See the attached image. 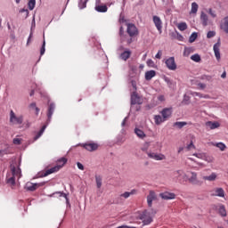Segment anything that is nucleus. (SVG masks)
<instances>
[{
	"label": "nucleus",
	"instance_id": "nucleus-1",
	"mask_svg": "<svg viewBox=\"0 0 228 228\" xmlns=\"http://www.w3.org/2000/svg\"><path fill=\"white\" fill-rule=\"evenodd\" d=\"M67 161L69 159L65 157H62L57 160V165L53 167H51L50 169H47L42 174V177H47V175H51V174H54V172H58L61 170V168H63L65 165H67Z\"/></svg>",
	"mask_w": 228,
	"mask_h": 228
},
{
	"label": "nucleus",
	"instance_id": "nucleus-2",
	"mask_svg": "<svg viewBox=\"0 0 228 228\" xmlns=\"http://www.w3.org/2000/svg\"><path fill=\"white\" fill-rule=\"evenodd\" d=\"M11 173L12 176H10V175H7V183L14 186L15 177H17V179H20V177H22V173L20 171V167H17L13 166V164L11 165Z\"/></svg>",
	"mask_w": 228,
	"mask_h": 228
},
{
	"label": "nucleus",
	"instance_id": "nucleus-3",
	"mask_svg": "<svg viewBox=\"0 0 228 228\" xmlns=\"http://www.w3.org/2000/svg\"><path fill=\"white\" fill-rule=\"evenodd\" d=\"M24 122V117L22 115L17 116L13 110L10 111V123L12 126H20Z\"/></svg>",
	"mask_w": 228,
	"mask_h": 228
},
{
	"label": "nucleus",
	"instance_id": "nucleus-4",
	"mask_svg": "<svg viewBox=\"0 0 228 228\" xmlns=\"http://www.w3.org/2000/svg\"><path fill=\"white\" fill-rule=\"evenodd\" d=\"M126 28V33L131 38H133V37H138L140 32L138 31V28H136L135 24L127 23Z\"/></svg>",
	"mask_w": 228,
	"mask_h": 228
},
{
	"label": "nucleus",
	"instance_id": "nucleus-5",
	"mask_svg": "<svg viewBox=\"0 0 228 228\" xmlns=\"http://www.w3.org/2000/svg\"><path fill=\"white\" fill-rule=\"evenodd\" d=\"M147 156L150 159H155V161H163L164 159H167V157L162 153H157L154 151H147Z\"/></svg>",
	"mask_w": 228,
	"mask_h": 228
},
{
	"label": "nucleus",
	"instance_id": "nucleus-6",
	"mask_svg": "<svg viewBox=\"0 0 228 228\" xmlns=\"http://www.w3.org/2000/svg\"><path fill=\"white\" fill-rule=\"evenodd\" d=\"M141 220L144 225H149L152 222V217L151 216V213L147 210H144L141 215Z\"/></svg>",
	"mask_w": 228,
	"mask_h": 228
},
{
	"label": "nucleus",
	"instance_id": "nucleus-7",
	"mask_svg": "<svg viewBox=\"0 0 228 228\" xmlns=\"http://www.w3.org/2000/svg\"><path fill=\"white\" fill-rule=\"evenodd\" d=\"M166 67H167L168 70H177V64L175 63V58L169 57L165 61Z\"/></svg>",
	"mask_w": 228,
	"mask_h": 228
},
{
	"label": "nucleus",
	"instance_id": "nucleus-8",
	"mask_svg": "<svg viewBox=\"0 0 228 228\" xmlns=\"http://www.w3.org/2000/svg\"><path fill=\"white\" fill-rule=\"evenodd\" d=\"M153 23L155 24V28L158 29L159 33L163 32V21L161 18L159 16H153Z\"/></svg>",
	"mask_w": 228,
	"mask_h": 228
},
{
	"label": "nucleus",
	"instance_id": "nucleus-9",
	"mask_svg": "<svg viewBox=\"0 0 228 228\" xmlns=\"http://www.w3.org/2000/svg\"><path fill=\"white\" fill-rule=\"evenodd\" d=\"M86 151H89V152H94V151H97L99 149V144L95 142H87L82 145Z\"/></svg>",
	"mask_w": 228,
	"mask_h": 228
},
{
	"label": "nucleus",
	"instance_id": "nucleus-10",
	"mask_svg": "<svg viewBox=\"0 0 228 228\" xmlns=\"http://www.w3.org/2000/svg\"><path fill=\"white\" fill-rule=\"evenodd\" d=\"M40 186H42V184L28 182L25 185V190H27V191H35L37 189L40 188Z\"/></svg>",
	"mask_w": 228,
	"mask_h": 228
},
{
	"label": "nucleus",
	"instance_id": "nucleus-11",
	"mask_svg": "<svg viewBox=\"0 0 228 228\" xmlns=\"http://www.w3.org/2000/svg\"><path fill=\"white\" fill-rule=\"evenodd\" d=\"M131 104H143V100H142L141 97L138 96V94H136V92H134L131 95Z\"/></svg>",
	"mask_w": 228,
	"mask_h": 228
},
{
	"label": "nucleus",
	"instance_id": "nucleus-12",
	"mask_svg": "<svg viewBox=\"0 0 228 228\" xmlns=\"http://www.w3.org/2000/svg\"><path fill=\"white\" fill-rule=\"evenodd\" d=\"M161 115L162 117L167 120H168V118H170V117H172V113H173V109L172 107L170 108H164L162 110H161Z\"/></svg>",
	"mask_w": 228,
	"mask_h": 228
},
{
	"label": "nucleus",
	"instance_id": "nucleus-13",
	"mask_svg": "<svg viewBox=\"0 0 228 228\" xmlns=\"http://www.w3.org/2000/svg\"><path fill=\"white\" fill-rule=\"evenodd\" d=\"M156 192L154 191H150L149 195L147 196V204L149 208H152V201L156 200Z\"/></svg>",
	"mask_w": 228,
	"mask_h": 228
},
{
	"label": "nucleus",
	"instance_id": "nucleus-14",
	"mask_svg": "<svg viewBox=\"0 0 228 228\" xmlns=\"http://www.w3.org/2000/svg\"><path fill=\"white\" fill-rule=\"evenodd\" d=\"M220 45H221V43H220V39L217 40V43H216L214 45V53H215V56L216 58V60L219 61L221 56H220Z\"/></svg>",
	"mask_w": 228,
	"mask_h": 228
},
{
	"label": "nucleus",
	"instance_id": "nucleus-15",
	"mask_svg": "<svg viewBox=\"0 0 228 228\" xmlns=\"http://www.w3.org/2000/svg\"><path fill=\"white\" fill-rule=\"evenodd\" d=\"M160 197L164 200H172L175 199V194L173 192H162V193H160Z\"/></svg>",
	"mask_w": 228,
	"mask_h": 228
},
{
	"label": "nucleus",
	"instance_id": "nucleus-16",
	"mask_svg": "<svg viewBox=\"0 0 228 228\" xmlns=\"http://www.w3.org/2000/svg\"><path fill=\"white\" fill-rule=\"evenodd\" d=\"M55 108H56V105H54V103H50L48 105V112H47L48 122H51V118H53V113H54Z\"/></svg>",
	"mask_w": 228,
	"mask_h": 228
},
{
	"label": "nucleus",
	"instance_id": "nucleus-17",
	"mask_svg": "<svg viewBox=\"0 0 228 228\" xmlns=\"http://www.w3.org/2000/svg\"><path fill=\"white\" fill-rule=\"evenodd\" d=\"M94 10L99 13H106L108 12V6L106 4H96Z\"/></svg>",
	"mask_w": 228,
	"mask_h": 228
},
{
	"label": "nucleus",
	"instance_id": "nucleus-18",
	"mask_svg": "<svg viewBox=\"0 0 228 228\" xmlns=\"http://www.w3.org/2000/svg\"><path fill=\"white\" fill-rule=\"evenodd\" d=\"M131 54L132 53L130 50H126L119 55V58H121L123 61H127V60L131 58Z\"/></svg>",
	"mask_w": 228,
	"mask_h": 228
},
{
	"label": "nucleus",
	"instance_id": "nucleus-19",
	"mask_svg": "<svg viewBox=\"0 0 228 228\" xmlns=\"http://www.w3.org/2000/svg\"><path fill=\"white\" fill-rule=\"evenodd\" d=\"M189 183H191V184H199V179L197 178L196 172H191V176L189 177Z\"/></svg>",
	"mask_w": 228,
	"mask_h": 228
},
{
	"label": "nucleus",
	"instance_id": "nucleus-20",
	"mask_svg": "<svg viewBox=\"0 0 228 228\" xmlns=\"http://www.w3.org/2000/svg\"><path fill=\"white\" fill-rule=\"evenodd\" d=\"M154 122L156 126H161V124H163V122H167V120L161 115H155Z\"/></svg>",
	"mask_w": 228,
	"mask_h": 228
},
{
	"label": "nucleus",
	"instance_id": "nucleus-21",
	"mask_svg": "<svg viewBox=\"0 0 228 228\" xmlns=\"http://www.w3.org/2000/svg\"><path fill=\"white\" fill-rule=\"evenodd\" d=\"M220 27H221V29L224 31V33H228V16L223 20Z\"/></svg>",
	"mask_w": 228,
	"mask_h": 228
},
{
	"label": "nucleus",
	"instance_id": "nucleus-22",
	"mask_svg": "<svg viewBox=\"0 0 228 228\" xmlns=\"http://www.w3.org/2000/svg\"><path fill=\"white\" fill-rule=\"evenodd\" d=\"M200 20H201L202 26H204V27L208 26V22L209 19L208 17V14H206L204 12H202L200 14Z\"/></svg>",
	"mask_w": 228,
	"mask_h": 228
},
{
	"label": "nucleus",
	"instance_id": "nucleus-23",
	"mask_svg": "<svg viewBox=\"0 0 228 228\" xmlns=\"http://www.w3.org/2000/svg\"><path fill=\"white\" fill-rule=\"evenodd\" d=\"M207 127H209V129H216L220 127V123L218 122H213V121H208L206 123Z\"/></svg>",
	"mask_w": 228,
	"mask_h": 228
},
{
	"label": "nucleus",
	"instance_id": "nucleus-24",
	"mask_svg": "<svg viewBox=\"0 0 228 228\" xmlns=\"http://www.w3.org/2000/svg\"><path fill=\"white\" fill-rule=\"evenodd\" d=\"M134 133H135L136 136H138V138H141V140H143V138H145L147 136L145 134V132H143V130H142L140 128H135Z\"/></svg>",
	"mask_w": 228,
	"mask_h": 228
},
{
	"label": "nucleus",
	"instance_id": "nucleus-25",
	"mask_svg": "<svg viewBox=\"0 0 228 228\" xmlns=\"http://www.w3.org/2000/svg\"><path fill=\"white\" fill-rule=\"evenodd\" d=\"M156 76V71L155 70H150L145 73V79L146 81H151L152 77Z\"/></svg>",
	"mask_w": 228,
	"mask_h": 228
},
{
	"label": "nucleus",
	"instance_id": "nucleus-26",
	"mask_svg": "<svg viewBox=\"0 0 228 228\" xmlns=\"http://www.w3.org/2000/svg\"><path fill=\"white\" fill-rule=\"evenodd\" d=\"M203 181H216V173H212L208 176H203L202 177Z\"/></svg>",
	"mask_w": 228,
	"mask_h": 228
},
{
	"label": "nucleus",
	"instance_id": "nucleus-27",
	"mask_svg": "<svg viewBox=\"0 0 228 228\" xmlns=\"http://www.w3.org/2000/svg\"><path fill=\"white\" fill-rule=\"evenodd\" d=\"M46 128H47V125L43 126L40 131L34 137V140L35 141L38 140V138H40V136L44 134V131H45Z\"/></svg>",
	"mask_w": 228,
	"mask_h": 228
},
{
	"label": "nucleus",
	"instance_id": "nucleus-28",
	"mask_svg": "<svg viewBox=\"0 0 228 228\" xmlns=\"http://www.w3.org/2000/svg\"><path fill=\"white\" fill-rule=\"evenodd\" d=\"M136 193V190H132L130 192L126 191L123 194L120 195V197H123L124 199H129L131 195H134Z\"/></svg>",
	"mask_w": 228,
	"mask_h": 228
},
{
	"label": "nucleus",
	"instance_id": "nucleus-29",
	"mask_svg": "<svg viewBox=\"0 0 228 228\" xmlns=\"http://www.w3.org/2000/svg\"><path fill=\"white\" fill-rule=\"evenodd\" d=\"M218 213L221 216H227V210H225V206L221 205L219 207Z\"/></svg>",
	"mask_w": 228,
	"mask_h": 228
},
{
	"label": "nucleus",
	"instance_id": "nucleus-30",
	"mask_svg": "<svg viewBox=\"0 0 228 228\" xmlns=\"http://www.w3.org/2000/svg\"><path fill=\"white\" fill-rule=\"evenodd\" d=\"M177 28L180 31H186V29H188V25L186 22H181L177 25Z\"/></svg>",
	"mask_w": 228,
	"mask_h": 228
},
{
	"label": "nucleus",
	"instance_id": "nucleus-31",
	"mask_svg": "<svg viewBox=\"0 0 228 228\" xmlns=\"http://www.w3.org/2000/svg\"><path fill=\"white\" fill-rule=\"evenodd\" d=\"M187 125L188 123L184 121H178L174 124V126H175L178 129H183V127H184V126H187Z\"/></svg>",
	"mask_w": 228,
	"mask_h": 228
},
{
	"label": "nucleus",
	"instance_id": "nucleus-32",
	"mask_svg": "<svg viewBox=\"0 0 228 228\" xmlns=\"http://www.w3.org/2000/svg\"><path fill=\"white\" fill-rule=\"evenodd\" d=\"M216 195L217 196V197H225V191H224V189H222V188H217L216 190Z\"/></svg>",
	"mask_w": 228,
	"mask_h": 228
},
{
	"label": "nucleus",
	"instance_id": "nucleus-33",
	"mask_svg": "<svg viewBox=\"0 0 228 228\" xmlns=\"http://www.w3.org/2000/svg\"><path fill=\"white\" fill-rule=\"evenodd\" d=\"M197 12H199V4L195 2H193L191 4V13H197Z\"/></svg>",
	"mask_w": 228,
	"mask_h": 228
},
{
	"label": "nucleus",
	"instance_id": "nucleus-34",
	"mask_svg": "<svg viewBox=\"0 0 228 228\" xmlns=\"http://www.w3.org/2000/svg\"><path fill=\"white\" fill-rule=\"evenodd\" d=\"M95 181L97 188H101V186H102V177H101V175H96Z\"/></svg>",
	"mask_w": 228,
	"mask_h": 228
},
{
	"label": "nucleus",
	"instance_id": "nucleus-35",
	"mask_svg": "<svg viewBox=\"0 0 228 228\" xmlns=\"http://www.w3.org/2000/svg\"><path fill=\"white\" fill-rule=\"evenodd\" d=\"M36 4H37V0H29L28 3V7L29 10H35Z\"/></svg>",
	"mask_w": 228,
	"mask_h": 228
},
{
	"label": "nucleus",
	"instance_id": "nucleus-36",
	"mask_svg": "<svg viewBox=\"0 0 228 228\" xmlns=\"http://www.w3.org/2000/svg\"><path fill=\"white\" fill-rule=\"evenodd\" d=\"M191 60H192V61H195L196 63H199L200 61V55H199V53H195L191 56Z\"/></svg>",
	"mask_w": 228,
	"mask_h": 228
},
{
	"label": "nucleus",
	"instance_id": "nucleus-37",
	"mask_svg": "<svg viewBox=\"0 0 228 228\" xmlns=\"http://www.w3.org/2000/svg\"><path fill=\"white\" fill-rule=\"evenodd\" d=\"M197 37H198V34L196 32L192 33L189 38V42L191 44H193V42H195V40H197Z\"/></svg>",
	"mask_w": 228,
	"mask_h": 228
},
{
	"label": "nucleus",
	"instance_id": "nucleus-38",
	"mask_svg": "<svg viewBox=\"0 0 228 228\" xmlns=\"http://www.w3.org/2000/svg\"><path fill=\"white\" fill-rule=\"evenodd\" d=\"M216 147H217L218 149H220V151H225L226 146L224 142H218L216 144Z\"/></svg>",
	"mask_w": 228,
	"mask_h": 228
},
{
	"label": "nucleus",
	"instance_id": "nucleus-39",
	"mask_svg": "<svg viewBox=\"0 0 228 228\" xmlns=\"http://www.w3.org/2000/svg\"><path fill=\"white\" fill-rule=\"evenodd\" d=\"M191 53V48L185 47L183 51V56H190Z\"/></svg>",
	"mask_w": 228,
	"mask_h": 228
},
{
	"label": "nucleus",
	"instance_id": "nucleus-40",
	"mask_svg": "<svg viewBox=\"0 0 228 228\" xmlns=\"http://www.w3.org/2000/svg\"><path fill=\"white\" fill-rule=\"evenodd\" d=\"M55 195H59V197H64V199H67V194L61 191L54 192L53 194L51 195V197H54Z\"/></svg>",
	"mask_w": 228,
	"mask_h": 228
},
{
	"label": "nucleus",
	"instance_id": "nucleus-41",
	"mask_svg": "<svg viewBox=\"0 0 228 228\" xmlns=\"http://www.w3.org/2000/svg\"><path fill=\"white\" fill-rule=\"evenodd\" d=\"M45 54V41L43 42L42 47L40 49V55L44 56Z\"/></svg>",
	"mask_w": 228,
	"mask_h": 228
},
{
	"label": "nucleus",
	"instance_id": "nucleus-42",
	"mask_svg": "<svg viewBox=\"0 0 228 228\" xmlns=\"http://www.w3.org/2000/svg\"><path fill=\"white\" fill-rule=\"evenodd\" d=\"M216 35V32L215 31H208L207 34V38H213Z\"/></svg>",
	"mask_w": 228,
	"mask_h": 228
},
{
	"label": "nucleus",
	"instance_id": "nucleus-43",
	"mask_svg": "<svg viewBox=\"0 0 228 228\" xmlns=\"http://www.w3.org/2000/svg\"><path fill=\"white\" fill-rule=\"evenodd\" d=\"M161 56H163V52L161 50H159V52L157 53V54L155 55V58L157 60H161Z\"/></svg>",
	"mask_w": 228,
	"mask_h": 228
},
{
	"label": "nucleus",
	"instance_id": "nucleus-44",
	"mask_svg": "<svg viewBox=\"0 0 228 228\" xmlns=\"http://www.w3.org/2000/svg\"><path fill=\"white\" fill-rule=\"evenodd\" d=\"M187 151H191V149H195V144H193V141L190 142L189 145L186 147Z\"/></svg>",
	"mask_w": 228,
	"mask_h": 228
},
{
	"label": "nucleus",
	"instance_id": "nucleus-45",
	"mask_svg": "<svg viewBox=\"0 0 228 228\" xmlns=\"http://www.w3.org/2000/svg\"><path fill=\"white\" fill-rule=\"evenodd\" d=\"M208 13H209V15H211V17H213V19L216 18V12L215 11H213L212 9L208 10Z\"/></svg>",
	"mask_w": 228,
	"mask_h": 228
},
{
	"label": "nucleus",
	"instance_id": "nucleus-46",
	"mask_svg": "<svg viewBox=\"0 0 228 228\" xmlns=\"http://www.w3.org/2000/svg\"><path fill=\"white\" fill-rule=\"evenodd\" d=\"M146 63H147V65H148L149 67L154 68V65H155V64H154V61H152V60L150 59V60L147 61Z\"/></svg>",
	"mask_w": 228,
	"mask_h": 228
},
{
	"label": "nucleus",
	"instance_id": "nucleus-47",
	"mask_svg": "<svg viewBox=\"0 0 228 228\" xmlns=\"http://www.w3.org/2000/svg\"><path fill=\"white\" fill-rule=\"evenodd\" d=\"M13 143H14V145H20L21 140L19 138H15V139H13Z\"/></svg>",
	"mask_w": 228,
	"mask_h": 228
},
{
	"label": "nucleus",
	"instance_id": "nucleus-48",
	"mask_svg": "<svg viewBox=\"0 0 228 228\" xmlns=\"http://www.w3.org/2000/svg\"><path fill=\"white\" fill-rule=\"evenodd\" d=\"M158 101H159V102H165V95H163V94L159 95Z\"/></svg>",
	"mask_w": 228,
	"mask_h": 228
},
{
	"label": "nucleus",
	"instance_id": "nucleus-49",
	"mask_svg": "<svg viewBox=\"0 0 228 228\" xmlns=\"http://www.w3.org/2000/svg\"><path fill=\"white\" fill-rule=\"evenodd\" d=\"M77 167L79 170H85V166H83V164H81L80 162L77 163Z\"/></svg>",
	"mask_w": 228,
	"mask_h": 228
},
{
	"label": "nucleus",
	"instance_id": "nucleus-50",
	"mask_svg": "<svg viewBox=\"0 0 228 228\" xmlns=\"http://www.w3.org/2000/svg\"><path fill=\"white\" fill-rule=\"evenodd\" d=\"M86 6V0L79 4L80 10H83Z\"/></svg>",
	"mask_w": 228,
	"mask_h": 228
},
{
	"label": "nucleus",
	"instance_id": "nucleus-51",
	"mask_svg": "<svg viewBox=\"0 0 228 228\" xmlns=\"http://www.w3.org/2000/svg\"><path fill=\"white\" fill-rule=\"evenodd\" d=\"M198 86L200 88V90H204V88H206V84L199 83Z\"/></svg>",
	"mask_w": 228,
	"mask_h": 228
},
{
	"label": "nucleus",
	"instance_id": "nucleus-52",
	"mask_svg": "<svg viewBox=\"0 0 228 228\" xmlns=\"http://www.w3.org/2000/svg\"><path fill=\"white\" fill-rule=\"evenodd\" d=\"M126 44L127 45H131V44H133V37L126 39Z\"/></svg>",
	"mask_w": 228,
	"mask_h": 228
},
{
	"label": "nucleus",
	"instance_id": "nucleus-53",
	"mask_svg": "<svg viewBox=\"0 0 228 228\" xmlns=\"http://www.w3.org/2000/svg\"><path fill=\"white\" fill-rule=\"evenodd\" d=\"M193 156H195L196 158H199V159H202V154L200 153H194Z\"/></svg>",
	"mask_w": 228,
	"mask_h": 228
},
{
	"label": "nucleus",
	"instance_id": "nucleus-54",
	"mask_svg": "<svg viewBox=\"0 0 228 228\" xmlns=\"http://www.w3.org/2000/svg\"><path fill=\"white\" fill-rule=\"evenodd\" d=\"M29 107H30L32 110H36V108H37V103H36V102H32V103H30Z\"/></svg>",
	"mask_w": 228,
	"mask_h": 228
},
{
	"label": "nucleus",
	"instance_id": "nucleus-55",
	"mask_svg": "<svg viewBox=\"0 0 228 228\" xmlns=\"http://www.w3.org/2000/svg\"><path fill=\"white\" fill-rule=\"evenodd\" d=\"M20 13H24V12L27 13V15H28V13H29V11H28L27 9H21L20 11Z\"/></svg>",
	"mask_w": 228,
	"mask_h": 228
},
{
	"label": "nucleus",
	"instance_id": "nucleus-56",
	"mask_svg": "<svg viewBox=\"0 0 228 228\" xmlns=\"http://www.w3.org/2000/svg\"><path fill=\"white\" fill-rule=\"evenodd\" d=\"M119 22H121V23L126 22V20L124 19V17L120 16Z\"/></svg>",
	"mask_w": 228,
	"mask_h": 228
},
{
	"label": "nucleus",
	"instance_id": "nucleus-57",
	"mask_svg": "<svg viewBox=\"0 0 228 228\" xmlns=\"http://www.w3.org/2000/svg\"><path fill=\"white\" fill-rule=\"evenodd\" d=\"M227 77V73L224 72L222 75H221V77L223 79H225V77Z\"/></svg>",
	"mask_w": 228,
	"mask_h": 228
},
{
	"label": "nucleus",
	"instance_id": "nucleus-58",
	"mask_svg": "<svg viewBox=\"0 0 228 228\" xmlns=\"http://www.w3.org/2000/svg\"><path fill=\"white\" fill-rule=\"evenodd\" d=\"M35 110H36L37 115H38V113H40V109L38 107H36Z\"/></svg>",
	"mask_w": 228,
	"mask_h": 228
},
{
	"label": "nucleus",
	"instance_id": "nucleus-59",
	"mask_svg": "<svg viewBox=\"0 0 228 228\" xmlns=\"http://www.w3.org/2000/svg\"><path fill=\"white\" fill-rule=\"evenodd\" d=\"M132 86L134 88V90H136V83L132 82Z\"/></svg>",
	"mask_w": 228,
	"mask_h": 228
},
{
	"label": "nucleus",
	"instance_id": "nucleus-60",
	"mask_svg": "<svg viewBox=\"0 0 228 228\" xmlns=\"http://www.w3.org/2000/svg\"><path fill=\"white\" fill-rule=\"evenodd\" d=\"M183 151H184V148H183V147L179 148V150H178V153L183 152Z\"/></svg>",
	"mask_w": 228,
	"mask_h": 228
},
{
	"label": "nucleus",
	"instance_id": "nucleus-61",
	"mask_svg": "<svg viewBox=\"0 0 228 228\" xmlns=\"http://www.w3.org/2000/svg\"><path fill=\"white\" fill-rule=\"evenodd\" d=\"M165 81H166V83L169 84V83H170V78L166 77V78H165Z\"/></svg>",
	"mask_w": 228,
	"mask_h": 228
},
{
	"label": "nucleus",
	"instance_id": "nucleus-62",
	"mask_svg": "<svg viewBox=\"0 0 228 228\" xmlns=\"http://www.w3.org/2000/svg\"><path fill=\"white\" fill-rule=\"evenodd\" d=\"M194 95H197L198 97H202V94H200L199 93H194Z\"/></svg>",
	"mask_w": 228,
	"mask_h": 228
},
{
	"label": "nucleus",
	"instance_id": "nucleus-63",
	"mask_svg": "<svg viewBox=\"0 0 228 228\" xmlns=\"http://www.w3.org/2000/svg\"><path fill=\"white\" fill-rule=\"evenodd\" d=\"M29 42H31V35L28 37L27 44H29Z\"/></svg>",
	"mask_w": 228,
	"mask_h": 228
},
{
	"label": "nucleus",
	"instance_id": "nucleus-64",
	"mask_svg": "<svg viewBox=\"0 0 228 228\" xmlns=\"http://www.w3.org/2000/svg\"><path fill=\"white\" fill-rule=\"evenodd\" d=\"M32 95H35V91H34V90H32V91L30 92V96L32 97Z\"/></svg>",
	"mask_w": 228,
	"mask_h": 228
}]
</instances>
